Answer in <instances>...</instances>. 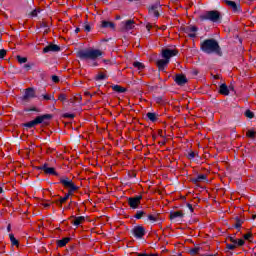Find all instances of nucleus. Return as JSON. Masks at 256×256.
Listing matches in <instances>:
<instances>
[{"instance_id":"1","label":"nucleus","mask_w":256,"mask_h":256,"mask_svg":"<svg viewBox=\"0 0 256 256\" xmlns=\"http://www.w3.org/2000/svg\"><path fill=\"white\" fill-rule=\"evenodd\" d=\"M200 49L207 55H222L221 46L215 39H206L200 44Z\"/></svg>"},{"instance_id":"2","label":"nucleus","mask_w":256,"mask_h":256,"mask_svg":"<svg viewBox=\"0 0 256 256\" xmlns=\"http://www.w3.org/2000/svg\"><path fill=\"white\" fill-rule=\"evenodd\" d=\"M101 55H103L101 50L93 48L80 50L77 53V57H79L81 61H86V63H89L90 61H97Z\"/></svg>"},{"instance_id":"3","label":"nucleus","mask_w":256,"mask_h":256,"mask_svg":"<svg viewBox=\"0 0 256 256\" xmlns=\"http://www.w3.org/2000/svg\"><path fill=\"white\" fill-rule=\"evenodd\" d=\"M222 18L221 12L217 10L207 11L200 16L202 21H211L212 23H221Z\"/></svg>"},{"instance_id":"4","label":"nucleus","mask_w":256,"mask_h":256,"mask_svg":"<svg viewBox=\"0 0 256 256\" xmlns=\"http://www.w3.org/2000/svg\"><path fill=\"white\" fill-rule=\"evenodd\" d=\"M51 117L52 116L50 114H44L42 116H38L34 120L24 124V127H28L29 129H31L32 127H35V125H41V123H45V121L51 119Z\"/></svg>"},{"instance_id":"5","label":"nucleus","mask_w":256,"mask_h":256,"mask_svg":"<svg viewBox=\"0 0 256 256\" xmlns=\"http://www.w3.org/2000/svg\"><path fill=\"white\" fill-rule=\"evenodd\" d=\"M161 11V4L159 2H156L154 4H152L149 8H148V13L151 17H155L156 19H158L159 17V12Z\"/></svg>"},{"instance_id":"6","label":"nucleus","mask_w":256,"mask_h":256,"mask_svg":"<svg viewBox=\"0 0 256 256\" xmlns=\"http://www.w3.org/2000/svg\"><path fill=\"white\" fill-rule=\"evenodd\" d=\"M131 233L136 239H143V237H145V227L134 226L131 230Z\"/></svg>"},{"instance_id":"7","label":"nucleus","mask_w":256,"mask_h":256,"mask_svg":"<svg viewBox=\"0 0 256 256\" xmlns=\"http://www.w3.org/2000/svg\"><path fill=\"white\" fill-rule=\"evenodd\" d=\"M60 183L66 187V189H72V191H77V189H79V187H77L75 185V183H73V180L65 177V178H61L60 179Z\"/></svg>"},{"instance_id":"8","label":"nucleus","mask_w":256,"mask_h":256,"mask_svg":"<svg viewBox=\"0 0 256 256\" xmlns=\"http://www.w3.org/2000/svg\"><path fill=\"white\" fill-rule=\"evenodd\" d=\"M141 199H143V196L141 195L130 197L128 199V205L131 207V209H137L139 205H141Z\"/></svg>"},{"instance_id":"9","label":"nucleus","mask_w":256,"mask_h":256,"mask_svg":"<svg viewBox=\"0 0 256 256\" xmlns=\"http://www.w3.org/2000/svg\"><path fill=\"white\" fill-rule=\"evenodd\" d=\"M177 53H179V52L175 49L166 48V49L162 50V57H163V59H167L168 61H170L171 57H175L177 55Z\"/></svg>"},{"instance_id":"10","label":"nucleus","mask_w":256,"mask_h":256,"mask_svg":"<svg viewBox=\"0 0 256 256\" xmlns=\"http://www.w3.org/2000/svg\"><path fill=\"white\" fill-rule=\"evenodd\" d=\"M132 29H135V21L126 20L121 23V31H132Z\"/></svg>"},{"instance_id":"11","label":"nucleus","mask_w":256,"mask_h":256,"mask_svg":"<svg viewBox=\"0 0 256 256\" xmlns=\"http://www.w3.org/2000/svg\"><path fill=\"white\" fill-rule=\"evenodd\" d=\"M225 5L232 9L233 13H241V6L236 4L235 1L231 0H224Z\"/></svg>"},{"instance_id":"12","label":"nucleus","mask_w":256,"mask_h":256,"mask_svg":"<svg viewBox=\"0 0 256 256\" xmlns=\"http://www.w3.org/2000/svg\"><path fill=\"white\" fill-rule=\"evenodd\" d=\"M58 51H61V47L56 44H49L43 48V53H58Z\"/></svg>"},{"instance_id":"13","label":"nucleus","mask_w":256,"mask_h":256,"mask_svg":"<svg viewBox=\"0 0 256 256\" xmlns=\"http://www.w3.org/2000/svg\"><path fill=\"white\" fill-rule=\"evenodd\" d=\"M41 171H44L46 175H57V172H55V168L49 167L48 164H43L38 167Z\"/></svg>"},{"instance_id":"14","label":"nucleus","mask_w":256,"mask_h":256,"mask_svg":"<svg viewBox=\"0 0 256 256\" xmlns=\"http://www.w3.org/2000/svg\"><path fill=\"white\" fill-rule=\"evenodd\" d=\"M156 65L158 67V71H165V67L169 65V60L168 59H160L156 61Z\"/></svg>"},{"instance_id":"15","label":"nucleus","mask_w":256,"mask_h":256,"mask_svg":"<svg viewBox=\"0 0 256 256\" xmlns=\"http://www.w3.org/2000/svg\"><path fill=\"white\" fill-rule=\"evenodd\" d=\"M198 28L196 26H189L186 28V33L188 37L195 38L197 37Z\"/></svg>"},{"instance_id":"16","label":"nucleus","mask_w":256,"mask_h":256,"mask_svg":"<svg viewBox=\"0 0 256 256\" xmlns=\"http://www.w3.org/2000/svg\"><path fill=\"white\" fill-rule=\"evenodd\" d=\"M174 81L178 85L183 86L185 85V83H187V77H185V75L183 74H177Z\"/></svg>"},{"instance_id":"17","label":"nucleus","mask_w":256,"mask_h":256,"mask_svg":"<svg viewBox=\"0 0 256 256\" xmlns=\"http://www.w3.org/2000/svg\"><path fill=\"white\" fill-rule=\"evenodd\" d=\"M71 219L72 220V224L75 226V227H79V225H81V223H83V221H85V216H71Z\"/></svg>"},{"instance_id":"18","label":"nucleus","mask_w":256,"mask_h":256,"mask_svg":"<svg viewBox=\"0 0 256 256\" xmlns=\"http://www.w3.org/2000/svg\"><path fill=\"white\" fill-rule=\"evenodd\" d=\"M33 97H35V90L33 88L26 89L23 99L27 101V99H33Z\"/></svg>"},{"instance_id":"19","label":"nucleus","mask_w":256,"mask_h":256,"mask_svg":"<svg viewBox=\"0 0 256 256\" xmlns=\"http://www.w3.org/2000/svg\"><path fill=\"white\" fill-rule=\"evenodd\" d=\"M170 219H183V212L181 211H173L170 213Z\"/></svg>"},{"instance_id":"20","label":"nucleus","mask_w":256,"mask_h":256,"mask_svg":"<svg viewBox=\"0 0 256 256\" xmlns=\"http://www.w3.org/2000/svg\"><path fill=\"white\" fill-rule=\"evenodd\" d=\"M101 27L104 29H115V23L103 20L101 22Z\"/></svg>"},{"instance_id":"21","label":"nucleus","mask_w":256,"mask_h":256,"mask_svg":"<svg viewBox=\"0 0 256 256\" xmlns=\"http://www.w3.org/2000/svg\"><path fill=\"white\" fill-rule=\"evenodd\" d=\"M193 183H201L203 181H207V175L205 174H200L197 177L192 179Z\"/></svg>"},{"instance_id":"22","label":"nucleus","mask_w":256,"mask_h":256,"mask_svg":"<svg viewBox=\"0 0 256 256\" xmlns=\"http://www.w3.org/2000/svg\"><path fill=\"white\" fill-rule=\"evenodd\" d=\"M219 93L221 95H229V88L225 84H222L220 86Z\"/></svg>"},{"instance_id":"23","label":"nucleus","mask_w":256,"mask_h":256,"mask_svg":"<svg viewBox=\"0 0 256 256\" xmlns=\"http://www.w3.org/2000/svg\"><path fill=\"white\" fill-rule=\"evenodd\" d=\"M70 241H71V238L66 237V238H63L62 240H59L57 245L58 247H65V245H67V243H69Z\"/></svg>"},{"instance_id":"24","label":"nucleus","mask_w":256,"mask_h":256,"mask_svg":"<svg viewBox=\"0 0 256 256\" xmlns=\"http://www.w3.org/2000/svg\"><path fill=\"white\" fill-rule=\"evenodd\" d=\"M105 79H107V74L103 73V72H99L96 76H95V81H105Z\"/></svg>"},{"instance_id":"25","label":"nucleus","mask_w":256,"mask_h":256,"mask_svg":"<svg viewBox=\"0 0 256 256\" xmlns=\"http://www.w3.org/2000/svg\"><path fill=\"white\" fill-rule=\"evenodd\" d=\"M146 117L149 119V121H152V123H155V121H157V114L153 112H148L146 114Z\"/></svg>"},{"instance_id":"26","label":"nucleus","mask_w":256,"mask_h":256,"mask_svg":"<svg viewBox=\"0 0 256 256\" xmlns=\"http://www.w3.org/2000/svg\"><path fill=\"white\" fill-rule=\"evenodd\" d=\"M43 99L45 101H54V103H57V100L55 99V96L54 95H51V94H44L42 95Z\"/></svg>"},{"instance_id":"27","label":"nucleus","mask_w":256,"mask_h":256,"mask_svg":"<svg viewBox=\"0 0 256 256\" xmlns=\"http://www.w3.org/2000/svg\"><path fill=\"white\" fill-rule=\"evenodd\" d=\"M67 199H69V194H66L64 197H61L59 200H57L56 205H59V207H61V205H63V203H65Z\"/></svg>"},{"instance_id":"28","label":"nucleus","mask_w":256,"mask_h":256,"mask_svg":"<svg viewBox=\"0 0 256 256\" xmlns=\"http://www.w3.org/2000/svg\"><path fill=\"white\" fill-rule=\"evenodd\" d=\"M113 91H116V93H125V88L121 87L120 85H114L112 86Z\"/></svg>"},{"instance_id":"29","label":"nucleus","mask_w":256,"mask_h":256,"mask_svg":"<svg viewBox=\"0 0 256 256\" xmlns=\"http://www.w3.org/2000/svg\"><path fill=\"white\" fill-rule=\"evenodd\" d=\"M133 66L138 70V71H143L145 69V65L141 62H134Z\"/></svg>"},{"instance_id":"30","label":"nucleus","mask_w":256,"mask_h":256,"mask_svg":"<svg viewBox=\"0 0 256 256\" xmlns=\"http://www.w3.org/2000/svg\"><path fill=\"white\" fill-rule=\"evenodd\" d=\"M244 115H245V117H247L248 119H253V117H255V113H253V111H251V110H246V111L244 112Z\"/></svg>"},{"instance_id":"31","label":"nucleus","mask_w":256,"mask_h":256,"mask_svg":"<svg viewBox=\"0 0 256 256\" xmlns=\"http://www.w3.org/2000/svg\"><path fill=\"white\" fill-rule=\"evenodd\" d=\"M83 98L81 97V94H77L76 96H74V100L70 99V103H75V102H81Z\"/></svg>"},{"instance_id":"32","label":"nucleus","mask_w":256,"mask_h":256,"mask_svg":"<svg viewBox=\"0 0 256 256\" xmlns=\"http://www.w3.org/2000/svg\"><path fill=\"white\" fill-rule=\"evenodd\" d=\"M241 225H243V221L237 218L236 223L234 224V227H236V229H241Z\"/></svg>"},{"instance_id":"33","label":"nucleus","mask_w":256,"mask_h":256,"mask_svg":"<svg viewBox=\"0 0 256 256\" xmlns=\"http://www.w3.org/2000/svg\"><path fill=\"white\" fill-rule=\"evenodd\" d=\"M9 237L12 245H19V241L15 239V236L13 234H10Z\"/></svg>"},{"instance_id":"34","label":"nucleus","mask_w":256,"mask_h":256,"mask_svg":"<svg viewBox=\"0 0 256 256\" xmlns=\"http://www.w3.org/2000/svg\"><path fill=\"white\" fill-rule=\"evenodd\" d=\"M145 215V212L143 211H137L135 214V219H141Z\"/></svg>"},{"instance_id":"35","label":"nucleus","mask_w":256,"mask_h":256,"mask_svg":"<svg viewBox=\"0 0 256 256\" xmlns=\"http://www.w3.org/2000/svg\"><path fill=\"white\" fill-rule=\"evenodd\" d=\"M58 101H61L62 103L65 102V101H67V95H65V94H60V95L58 96Z\"/></svg>"},{"instance_id":"36","label":"nucleus","mask_w":256,"mask_h":256,"mask_svg":"<svg viewBox=\"0 0 256 256\" xmlns=\"http://www.w3.org/2000/svg\"><path fill=\"white\" fill-rule=\"evenodd\" d=\"M148 221L155 223L157 221V215H148Z\"/></svg>"},{"instance_id":"37","label":"nucleus","mask_w":256,"mask_h":256,"mask_svg":"<svg viewBox=\"0 0 256 256\" xmlns=\"http://www.w3.org/2000/svg\"><path fill=\"white\" fill-rule=\"evenodd\" d=\"M18 62L20 63H27V58L25 57H21V56H17Z\"/></svg>"},{"instance_id":"38","label":"nucleus","mask_w":256,"mask_h":256,"mask_svg":"<svg viewBox=\"0 0 256 256\" xmlns=\"http://www.w3.org/2000/svg\"><path fill=\"white\" fill-rule=\"evenodd\" d=\"M246 135L247 137H250L251 139H253V137H255V132L253 130H249Z\"/></svg>"},{"instance_id":"39","label":"nucleus","mask_w":256,"mask_h":256,"mask_svg":"<svg viewBox=\"0 0 256 256\" xmlns=\"http://www.w3.org/2000/svg\"><path fill=\"white\" fill-rule=\"evenodd\" d=\"M190 253H191L192 255H197V253H199V247H196V248L191 249V250H190Z\"/></svg>"},{"instance_id":"40","label":"nucleus","mask_w":256,"mask_h":256,"mask_svg":"<svg viewBox=\"0 0 256 256\" xmlns=\"http://www.w3.org/2000/svg\"><path fill=\"white\" fill-rule=\"evenodd\" d=\"M226 247H227V249H229L230 251H233V249H235L237 246H235V244H227Z\"/></svg>"},{"instance_id":"41","label":"nucleus","mask_w":256,"mask_h":256,"mask_svg":"<svg viewBox=\"0 0 256 256\" xmlns=\"http://www.w3.org/2000/svg\"><path fill=\"white\" fill-rule=\"evenodd\" d=\"M243 245H245V240L243 239L238 240V247H243Z\"/></svg>"},{"instance_id":"42","label":"nucleus","mask_w":256,"mask_h":256,"mask_svg":"<svg viewBox=\"0 0 256 256\" xmlns=\"http://www.w3.org/2000/svg\"><path fill=\"white\" fill-rule=\"evenodd\" d=\"M52 81L54 82V83H59V77L58 76H52Z\"/></svg>"},{"instance_id":"43","label":"nucleus","mask_w":256,"mask_h":256,"mask_svg":"<svg viewBox=\"0 0 256 256\" xmlns=\"http://www.w3.org/2000/svg\"><path fill=\"white\" fill-rule=\"evenodd\" d=\"M64 117H68L69 119H73L75 117V114L66 113V114H64Z\"/></svg>"},{"instance_id":"44","label":"nucleus","mask_w":256,"mask_h":256,"mask_svg":"<svg viewBox=\"0 0 256 256\" xmlns=\"http://www.w3.org/2000/svg\"><path fill=\"white\" fill-rule=\"evenodd\" d=\"M188 159H195V152H190L188 154Z\"/></svg>"},{"instance_id":"45","label":"nucleus","mask_w":256,"mask_h":256,"mask_svg":"<svg viewBox=\"0 0 256 256\" xmlns=\"http://www.w3.org/2000/svg\"><path fill=\"white\" fill-rule=\"evenodd\" d=\"M84 29H85V31H87V33H89V31H91V26L89 24H86L84 26Z\"/></svg>"},{"instance_id":"46","label":"nucleus","mask_w":256,"mask_h":256,"mask_svg":"<svg viewBox=\"0 0 256 256\" xmlns=\"http://www.w3.org/2000/svg\"><path fill=\"white\" fill-rule=\"evenodd\" d=\"M39 13V11L38 10H33L32 12H31V15H32V17H37V14Z\"/></svg>"},{"instance_id":"47","label":"nucleus","mask_w":256,"mask_h":256,"mask_svg":"<svg viewBox=\"0 0 256 256\" xmlns=\"http://www.w3.org/2000/svg\"><path fill=\"white\" fill-rule=\"evenodd\" d=\"M24 69H26V71H30L31 70V65L25 64Z\"/></svg>"},{"instance_id":"48","label":"nucleus","mask_w":256,"mask_h":256,"mask_svg":"<svg viewBox=\"0 0 256 256\" xmlns=\"http://www.w3.org/2000/svg\"><path fill=\"white\" fill-rule=\"evenodd\" d=\"M76 190H72V188H69V191L66 195H69V197H71V195H73V192Z\"/></svg>"},{"instance_id":"49","label":"nucleus","mask_w":256,"mask_h":256,"mask_svg":"<svg viewBox=\"0 0 256 256\" xmlns=\"http://www.w3.org/2000/svg\"><path fill=\"white\" fill-rule=\"evenodd\" d=\"M138 256H157V255L156 254L143 253V254H138Z\"/></svg>"},{"instance_id":"50","label":"nucleus","mask_w":256,"mask_h":256,"mask_svg":"<svg viewBox=\"0 0 256 256\" xmlns=\"http://www.w3.org/2000/svg\"><path fill=\"white\" fill-rule=\"evenodd\" d=\"M250 237H251V234L249 233L244 235V239H246V241H249Z\"/></svg>"},{"instance_id":"51","label":"nucleus","mask_w":256,"mask_h":256,"mask_svg":"<svg viewBox=\"0 0 256 256\" xmlns=\"http://www.w3.org/2000/svg\"><path fill=\"white\" fill-rule=\"evenodd\" d=\"M188 209H190L191 213H193V205L187 204Z\"/></svg>"},{"instance_id":"52","label":"nucleus","mask_w":256,"mask_h":256,"mask_svg":"<svg viewBox=\"0 0 256 256\" xmlns=\"http://www.w3.org/2000/svg\"><path fill=\"white\" fill-rule=\"evenodd\" d=\"M151 27H152L151 24H147V25H146L147 31H151Z\"/></svg>"},{"instance_id":"53","label":"nucleus","mask_w":256,"mask_h":256,"mask_svg":"<svg viewBox=\"0 0 256 256\" xmlns=\"http://www.w3.org/2000/svg\"><path fill=\"white\" fill-rule=\"evenodd\" d=\"M43 207H51V204H49V203H44V204H43Z\"/></svg>"},{"instance_id":"54","label":"nucleus","mask_w":256,"mask_h":256,"mask_svg":"<svg viewBox=\"0 0 256 256\" xmlns=\"http://www.w3.org/2000/svg\"><path fill=\"white\" fill-rule=\"evenodd\" d=\"M235 246L238 245L237 239L232 242Z\"/></svg>"},{"instance_id":"55","label":"nucleus","mask_w":256,"mask_h":256,"mask_svg":"<svg viewBox=\"0 0 256 256\" xmlns=\"http://www.w3.org/2000/svg\"><path fill=\"white\" fill-rule=\"evenodd\" d=\"M79 31H81V29H79V28L75 29V33H79Z\"/></svg>"},{"instance_id":"56","label":"nucleus","mask_w":256,"mask_h":256,"mask_svg":"<svg viewBox=\"0 0 256 256\" xmlns=\"http://www.w3.org/2000/svg\"><path fill=\"white\" fill-rule=\"evenodd\" d=\"M230 241H231V243H232L233 241H235V237H230Z\"/></svg>"},{"instance_id":"57","label":"nucleus","mask_w":256,"mask_h":256,"mask_svg":"<svg viewBox=\"0 0 256 256\" xmlns=\"http://www.w3.org/2000/svg\"><path fill=\"white\" fill-rule=\"evenodd\" d=\"M7 231H11V225H8Z\"/></svg>"},{"instance_id":"58","label":"nucleus","mask_w":256,"mask_h":256,"mask_svg":"<svg viewBox=\"0 0 256 256\" xmlns=\"http://www.w3.org/2000/svg\"><path fill=\"white\" fill-rule=\"evenodd\" d=\"M85 95H89L91 97V93L90 92H85Z\"/></svg>"},{"instance_id":"59","label":"nucleus","mask_w":256,"mask_h":256,"mask_svg":"<svg viewBox=\"0 0 256 256\" xmlns=\"http://www.w3.org/2000/svg\"><path fill=\"white\" fill-rule=\"evenodd\" d=\"M0 193H3V188L0 187Z\"/></svg>"},{"instance_id":"60","label":"nucleus","mask_w":256,"mask_h":256,"mask_svg":"<svg viewBox=\"0 0 256 256\" xmlns=\"http://www.w3.org/2000/svg\"><path fill=\"white\" fill-rule=\"evenodd\" d=\"M31 111H37V109H36V108H33Z\"/></svg>"},{"instance_id":"61","label":"nucleus","mask_w":256,"mask_h":256,"mask_svg":"<svg viewBox=\"0 0 256 256\" xmlns=\"http://www.w3.org/2000/svg\"><path fill=\"white\" fill-rule=\"evenodd\" d=\"M42 27H47V26L45 24H43Z\"/></svg>"}]
</instances>
